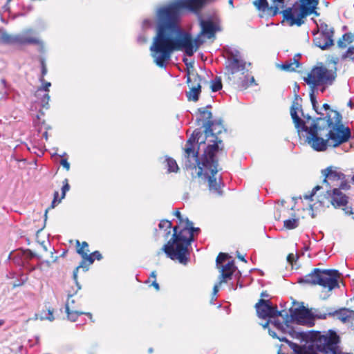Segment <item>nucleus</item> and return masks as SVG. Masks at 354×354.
Segmentation results:
<instances>
[{"instance_id": "50", "label": "nucleus", "mask_w": 354, "mask_h": 354, "mask_svg": "<svg viewBox=\"0 0 354 354\" xmlns=\"http://www.w3.org/2000/svg\"><path fill=\"white\" fill-rule=\"evenodd\" d=\"M60 164L67 171H68L70 169V163L68 162V160L66 159H62L60 161Z\"/></svg>"}, {"instance_id": "29", "label": "nucleus", "mask_w": 354, "mask_h": 354, "mask_svg": "<svg viewBox=\"0 0 354 354\" xmlns=\"http://www.w3.org/2000/svg\"><path fill=\"white\" fill-rule=\"evenodd\" d=\"M76 252L82 257V260H84L88 252H90L88 249V243L86 241H83L80 243L79 240H77L76 242Z\"/></svg>"}, {"instance_id": "37", "label": "nucleus", "mask_w": 354, "mask_h": 354, "mask_svg": "<svg viewBox=\"0 0 354 354\" xmlns=\"http://www.w3.org/2000/svg\"><path fill=\"white\" fill-rule=\"evenodd\" d=\"M222 88L221 77L216 76L214 80L211 82V89L213 92H216Z\"/></svg>"}, {"instance_id": "45", "label": "nucleus", "mask_w": 354, "mask_h": 354, "mask_svg": "<svg viewBox=\"0 0 354 354\" xmlns=\"http://www.w3.org/2000/svg\"><path fill=\"white\" fill-rule=\"evenodd\" d=\"M228 254L226 253L220 252L216 259V266L217 267H220L219 265L223 263L227 258Z\"/></svg>"}, {"instance_id": "10", "label": "nucleus", "mask_w": 354, "mask_h": 354, "mask_svg": "<svg viewBox=\"0 0 354 354\" xmlns=\"http://www.w3.org/2000/svg\"><path fill=\"white\" fill-rule=\"evenodd\" d=\"M311 340L315 343L317 350L326 353L332 354H353L351 353H342L337 344L340 342L339 336L336 332L329 330L328 333L322 334L319 331H315L311 334Z\"/></svg>"}, {"instance_id": "36", "label": "nucleus", "mask_w": 354, "mask_h": 354, "mask_svg": "<svg viewBox=\"0 0 354 354\" xmlns=\"http://www.w3.org/2000/svg\"><path fill=\"white\" fill-rule=\"evenodd\" d=\"M320 28H321V32L319 34L328 35V36L333 37V35H334L333 28L330 27L326 24H321Z\"/></svg>"}, {"instance_id": "28", "label": "nucleus", "mask_w": 354, "mask_h": 354, "mask_svg": "<svg viewBox=\"0 0 354 354\" xmlns=\"http://www.w3.org/2000/svg\"><path fill=\"white\" fill-rule=\"evenodd\" d=\"M354 42V34L349 32L344 33L337 41V45L339 48L344 49L348 45Z\"/></svg>"}, {"instance_id": "13", "label": "nucleus", "mask_w": 354, "mask_h": 354, "mask_svg": "<svg viewBox=\"0 0 354 354\" xmlns=\"http://www.w3.org/2000/svg\"><path fill=\"white\" fill-rule=\"evenodd\" d=\"M201 82L202 79L198 73L187 70V84L189 90L187 92L186 95L189 101L197 102L198 100L201 92Z\"/></svg>"}, {"instance_id": "12", "label": "nucleus", "mask_w": 354, "mask_h": 354, "mask_svg": "<svg viewBox=\"0 0 354 354\" xmlns=\"http://www.w3.org/2000/svg\"><path fill=\"white\" fill-rule=\"evenodd\" d=\"M254 308L259 318H275L283 316V311H279L277 306L272 305L270 299H260Z\"/></svg>"}, {"instance_id": "51", "label": "nucleus", "mask_w": 354, "mask_h": 354, "mask_svg": "<svg viewBox=\"0 0 354 354\" xmlns=\"http://www.w3.org/2000/svg\"><path fill=\"white\" fill-rule=\"evenodd\" d=\"M301 58V55L300 54H296L293 59H291L292 62H297V66L299 67L300 66V63H299V59Z\"/></svg>"}, {"instance_id": "61", "label": "nucleus", "mask_w": 354, "mask_h": 354, "mask_svg": "<svg viewBox=\"0 0 354 354\" xmlns=\"http://www.w3.org/2000/svg\"><path fill=\"white\" fill-rule=\"evenodd\" d=\"M348 106H349L351 108H353V102H351V100H350V101L348 102Z\"/></svg>"}, {"instance_id": "32", "label": "nucleus", "mask_w": 354, "mask_h": 354, "mask_svg": "<svg viewBox=\"0 0 354 354\" xmlns=\"http://www.w3.org/2000/svg\"><path fill=\"white\" fill-rule=\"evenodd\" d=\"M54 309L52 308H48L45 310H42L39 314V319L41 320L48 319L50 322L55 319L54 316Z\"/></svg>"}, {"instance_id": "14", "label": "nucleus", "mask_w": 354, "mask_h": 354, "mask_svg": "<svg viewBox=\"0 0 354 354\" xmlns=\"http://www.w3.org/2000/svg\"><path fill=\"white\" fill-rule=\"evenodd\" d=\"M269 333L273 337H277L281 342H286L288 344V346L292 349L294 353L293 354H317L313 351V347L317 348L315 346L314 342H313V345L311 346H299L296 343H294L290 340H288L286 337H277L275 332L269 330Z\"/></svg>"}, {"instance_id": "15", "label": "nucleus", "mask_w": 354, "mask_h": 354, "mask_svg": "<svg viewBox=\"0 0 354 354\" xmlns=\"http://www.w3.org/2000/svg\"><path fill=\"white\" fill-rule=\"evenodd\" d=\"M290 313V321L296 322L299 324H304L311 319L310 310L304 306L291 308Z\"/></svg>"}, {"instance_id": "17", "label": "nucleus", "mask_w": 354, "mask_h": 354, "mask_svg": "<svg viewBox=\"0 0 354 354\" xmlns=\"http://www.w3.org/2000/svg\"><path fill=\"white\" fill-rule=\"evenodd\" d=\"M211 109L212 106L207 105L205 107L199 108L198 109L199 117L197 118V120L202 122V125L205 128L204 132L209 131L213 124L214 120H212Z\"/></svg>"}, {"instance_id": "47", "label": "nucleus", "mask_w": 354, "mask_h": 354, "mask_svg": "<svg viewBox=\"0 0 354 354\" xmlns=\"http://www.w3.org/2000/svg\"><path fill=\"white\" fill-rule=\"evenodd\" d=\"M174 216H176L178 218V224L177 225H180L182 223H187L189 221V219L187 218H183L180 212L176 209L174 213Z\"/></svg>"}, {"instance_id": "43", "label": "nucleus", "mask_w": 354, "mask_h": 354, "mask_svg": "<svg viewBox=\"0 0 354 354\" xmlns=\"http://www.w3.org/2000/svg\"><path fill=\"white\" fill-rule=\"evenodd\" d=\"M40 64H41V75L39 78V81L41 82H44V76L47 74V67L45 62V60L44 59H40Z\"/></svg>"}, {"instance_id": "44", "label": "nucleus", "mask_w": 354, "mask_h": 354, "mask_svg": "<svg viewBox=\"0 0 354 354\" xmlns=\"http://www.w3.org/2000/svg\"><path fill=\"white\" fill-rule=\"evenodd\" d=\"M314 92H315V89L311 88V92L310 93V101H311L313 107L315 110V111L317 113V114L324 115L323 113L318 112V111L317 109V102L316 100V97L315 96Z\"/></svg>"}, {"instance_id": "64", "label": "nucleus", "mask_w": 354, "mask_h": 354, "mask_svg": "<svg viewBox=\"0 0 354 354\" xmlns=\"http://www.w3.org/2000/svg\"><path fill=\"white\" fill-rule=\"evenodd\" d=\"M144 23H145V24H147H147H150V20H145V21H144Z\"/></svg>"}, {"instance_id": "3", "label": "nucleus", "mask_w": 354, "mask_h": 354, "mask_svg": "<svg viewBox=\"0 0 354 354\" xmlns=\"http://www.w3.org/2000/svg\"><path fill=\"white\" fill-rule=\"evenodd\" d=\"M223 131H226L221 121H213L212 127L204 132L206 138L211 136L214 139L210 140L212 143L208 144L204 150V153L198 162V177L203 176L208 182V187L210 191L221 195L223 191L222 177L218 174V160L220 157L225 158L227 151L224 149L223 140L218 138Z\"/></svg>"}, {"instance_id": "7", "label": "nucleus", "mask_w": 354, "mask_h": 354, "mask_svg": "<svg viewBox=\"0 0 354 354\" xmlns=\"http://www.w3.org/2000/svg\"><path fill=\"white\" fill-rule=\"evenodd\" d=\"M318 3L319 0H299L292 6H287L281 11L283 21H286L290 26L299 27L305 23L306 18L312 15Z\"/></svg>"}, {"instance_id": "25", "label": "nucleus", "mask_w": 354, "mask_h": 354, "mask_svg": "<svg viewBox=\"0 0 354 354\" xmlns=\"http://www.w3.org/2000/svg\"><path fill=\"white\" fill-rule=\"evenodd\" d=\"M66 313L67 314L68 319L71 322H75L81 315H86L91 319L92 318L91 313L80 311L75 307L71 306L69 301H67L66 304Z\"/></svg>"}, {"instance_id": "55", "label": "nucleus", "mask_w": 354, "mask_h": 354, "mask_svg": "<svg viewBox=\"0 0 354 354\" xmlns=\"http://www.w3.org/2000/svg\"><path fill=\"white\" fill-rule=\"evenodd\" d=\"M73 295L71 294H68V298L67 299V301H70V306H73V305L75 303V301L74 299H71V298L72 297Z\"/></svg>"}, {"instance_id": "22", "label": "nucleus", "mask_w": 354, "mask_h": 354, "mask_svg": "<svg viewBox=\"0 0 354 354\" xmlns=\"http://www.w3.org/2000/svg\"><path fill=\"white\" fill-rule=\"evenodd\" d=\"M283 311V316H279L274 319L273 322H271L272 324L280 332L285 333L286 330L288 328V323L290 319L287 312Z\"/></svg>"}, {"instance_id": "58", "label": "nucleus", "mask_w": 354, "mask_h": 354, "mask_svg": "<svg viewBox=\"0 0 354 354\" xmlns=\"http://www.w3.org/2000/svg\"><path fill=\"white\" fill-rule=\"evenodd\" d=\"M237 257L242 261L246 263V260L245 259L244 257L243 256H241V255H238Z\"/></svg>"}, {"instance_id": "11", "label": "nucleus", "mask_w": 354, "mask_h": 354, "mask_svg": "<svg viewBox=\"0 0 354 354\" xmlns=\"http://www.w3.org/2000/svg\"><path fill=\"white\" fill-rule=\"evenodd\" d=\"M253 6L261 18H269L281 14V11L290 5V0H254Z\"/></svg>"}, {"instance_id": "57", "label": "nucleus", "mask_w": 354, "mask_h": 354, "mask_svg": "<svg viewBox=\"0 0 354 354\" xmlns=\"http://www.w3.org/2000/svg\"><path fill=\"white\" fill-rule=\"evenodd\" d=\"M218 291V286L215 285L213 288V292L214 294H216V293H217Z\"/></svg>"}, {"instance_id": "34", "label": "nucleus", "mask_w": 354, "mask_h": 354, "mask_svg": "<svg viewBox=\"0 0 354 354\" xmlns=\"http://www.w3.org/2000/svg\"><path fill=\"white\" fill-rule=\"evenodd\" d=\"M335 308H326L325 311H318L316 317L319 319H326L328 317H335Z\"/></svg>"}, {"instance_id": "4", "label": "nucleus", "mask_w": 354, "mask_h": 354, "mask_svg": "<svg viewBox=\"0 0 354 354\" xmlns=\"http://www.w3.org/2000/svg\"><path fill=\"white\" fill-rule=\"evenodd\" d=\"M199 25L201 31L197 36L194 38L190 34L192 41L189 46H180L176 44V41L178 39L176 35L178 33H176L151 49V55L155 64L160 68H165L174 51H184L187 56H192L204 42L201 38L202 36H205L207 39L214 38L216 32L221 30L218 23L210 19H203L201 16L199 17Z\"/></svg>"}, {"instance_id": "62", "label": "nucleus", "mask_w": 354, "mask_h": 354, "mask_svg": "<svg viewBox=\"0 0 354 354\" xmlns=\"http://www.w3.org/2000/svg\"><path fill=\"white\" fill-rule=\"evenodd\" d=\"M270 322V321L266 322V324L263 325V327L264 328L268 327V326L269 325Z\"/></svg>"}, {"instance_id": "5", "label": "nucleus", "mask_w": 354, "mask_h": 354, "mask_svg": "<svg viewBox=\"0 0 354 354\" xmlns=\"http://www.w3.org/2000/svg\"><path fill=\"white\" fill-rule=\"evenodd\" d=\"M225 83L239 91H244L255 85L254 76L246 68V62L239 50L236 48H225Z\"/></svg>"}, {"instance_id": "42", "label": "nucleus", "mask_w": 354, "mask_h": 354, "mask_svg": "<svg viewBox=\"0 0 354 354\" xmlns=\"http://www.w3.org/2000/svg\"><path fill=\"white\" fill-rule=\"evenodd\" d=\"M43 84L41 87H39L37 91H36V96L37 97H39L41 95V93H43V92H46V93H48L49 92V87L51 86V84L50 82H41Z\"/></svg>"}, {"instance_id": "33", "label": "nucleus", "mask_w": 354, "mask_h": 354, "mask_svg": "<svg viewBox=\"0 0 354 354\" xmlns=\"http://www.w3.org/2000/svg\"><path fill=\"white\" fill-rule=\"evenodd\" d=\"M279 68L286 72H293L295 71L297 68V62H292V60L286 61L280 65Z\"/></svg>"}, {"instance_id": "40", "label": "nucleus", "mask_w": 354, "mask_h": 354, "mask_svg": "<svg viewBox=\"0 0 354 354\" xmlns=\"http://www.w3.org/2000/svg\"><path fill=\"white\" fill-rule=\"evenodd\" d=\"M1 39L5 44L15 45V35L3 32L1 35Z\"/></svg>"}, {"instance_id": "16", "label": "nucleus", "mask_w": 354, "mask_h": 354, "mask_svg": "<svg viewBox=\"0 0 354 354\" xmlns=\"http://www.w3.org/2000/svg\"><path fill=\"white\" fill-rule=\"evenodd\" d=\"M327 194L330 196V203L335 208L346 206L348 202V197L339 189L334 188L328 191Z\"/></svg>"}, {"instance_id": "63", "label": "nucleus", "mask_w": 354, "mask_h": 354, "mask_svg": "<svg viewBox=\"0 0 354 354\" xmlns=\"http://www.w3.org/2000/svg\"><path fill=\"white\" fill-rule=\"evenodd\" d=\"M4 324V321L0 319V326H2Z\"/></svg>"}, {"instance_id": "39", "label": "nucleus", "mask_w": 354, "mask_h": 354, "mask_svg": "<svg viewBox=\"0 0 354 354\" xmlns=\"http://www.w3.org/2000/svg\"><path fill=\"white\" fill-rule=\"evenodd\" d=\"M342 59H349L354 62V46H350L347 50L342 55Z\"/></svg>"}, {"instance_id": "9", "label": "nucleus", "mask_w": 354, "mask_h": 354, "mask_svg": "<svg viewBox=\"0 0 354 354\" xmlns=\"http://www.w3.org/2000/svg\"><path fill=\"white\" fill-rule=\"evenodd\" d=\"M337 77V68H328L323 64L313 66L304 77L306 83L310 88L315 89L318 86H323L322 92L325 91V87L332 85Z\"/></svg>"}, {"instance_id": "30", "label": "nucleus", "mask_w": 354, "mask_h": 354, "mask_svg": "<svg viewBox=\"0 0 354 354\" xmlns=\"http://www.w3.org/2000/svg\"><path fill=\"white\" fill-rule=\"evenodd\" d=\"M164 162L165 163V168L168 173H177L179 171L178 165L173 158L165 156Z\"/></svg>"}, {"instance_id": "27", "label": "nucleus", "mask_w": 354, "mask_h": 354, "mask_svg": "<svg viewBox=\"0 0 354 354\" xmlns=\"http://www.w3.org/2000/svg\"><path fill=\"white\" fill-rule=\"evenodd\" d=\"M323 175L325 176L323 182L327 183V178L331 180H343L345 175L336 170L333 169L332 167H327L325 170L322 171Z\"/></svg>"}, {"instance_id": "24", "label": "nucleus", "mask_w": 354, "mask_h": 354, "mask_svg": "<svg viewBox=\"0 0 354 354\" xmlns=\"http://www.w3.org/2000/svg\"><path fill=\"white\" fill-rule=\"evenodd\" d=\"M335 316L342 323L352 322L354 321V309L351 310L347 308H341L335 309Z\"/></svg>"}, {"instance_id": "6", "label": "nucleus", "mask_w": 354, "mask_h": 354, "mask_svg": "<svg viewBox=\"0 0 354 354\" xmlns=\"http://www.w3.org/2000/svg\"><path fill=\"white\" fill-rule=\"evenodd\" d=\"M200 228L194 227L189 220L173 227L171 238L162 247V250L171 260L178 261L183 265L189 261V247L194 241V232L198 233Z\"/></svg>"}, {"instance_id": "35", "label": "nucleus", "mask_w": 354, "mask_h": 354, "mask_svg": "<svg viewBox=\"0 0 354 354\" xmlns=\"http://www.w3.org/2000/svg\"><path fill=\"white\" fill-rule=\"evenodd\" d=\"M158 227L160 229H164L166 232V238L171 232V228L172 227L171 222L169 220L163 219L161 220L160 223L158 224Z\"/></svg>"}, {"instance_id": "1", "label": "nucleus", "mask_w": 354, "mask_h": 354, "mask_svg": "<svg viewBox=\"0 0 354 354\" xmlns=\"http://www.w3.org/2000/svg\"><path fill=\"white\" fill-rule=\"evenodd\" d=\"M322 108L327 111L326 116L321 115L308 127L297 114L298 103L293 102L290 107V115L298 133L306 132V142L317 151H326L328 147H337L351 138V129L342 123V115L327 103Z\"/></svg>"}, {"instance_id": "48", "label": "nucleus", "mask_w": 354, "mask_h": 354, "mask_svg": "<svg viewBox=\"0 0 354 354\" xmlns=\"http://www.w3.org/2000/svg\"><path fill=\"white\" fill-rule=\"evenodd\" d=\"M298 257H296V255H295L294 254L292 253H290L289 254L288 256H287V261L290 263V264H293L294 262L296 261Z\"/></svg>"}, {"instance_id": "21", "label": "nucleus", "mask_w": 354, "mask_h": 354, "mask_svg": "<svg viewBox=\"0 0 354 354\" xmlns=\"http://www.w3.org/2000/svg\"><path fill=\"white\" fill-rule=\"evenodd\" d=\"M221 270V276L219 283H225L227 280L231 279L233 273L235 271V266L234 261H229L227 264L218 267Z\"/></svg>"}, {"instance_id": "26", "label": "nucleus", "mask_w": 354, "mask_h": 354, "mask_svg": "<svg viewBox=\"0 0 354 354\" xmlns=\"http://www.w3.org/2000/svg\"><path fill=\"white\" fill-rule=\"evenodd\" d=\"M70 189V185L68 184V180L67 178L64 179V180L63 181V187L62 188V196L60 198H58V196H59V193L57 191H55L54 192V194H53V200L51 203V205L46 210V212H45V215H46L47 212H48V210L49 209H53L54 208L57 204L59 203L62 201V199H63L64 197H65V195H66V193Z\"/></svg>"}, {"instance_id": "46", "label": "nucleus", "mask_w": 354, "mask_h": 354, "mask_svg": "<svg viewBox=\"0 0 354 354\" xmlns=\"http://www.w3.org/2000/svg\"><path fill=\"white\" fill-rule=\"evenodd\" d=\"M322 189V187L319 185H316L310 192L309 194H306L304 196V198L308 200H312V198L315 196L316 192Z\"/></svg>"}, {"instance_id": "53", "label": "nucleus", "mask_w": 354, "mask_h": 354, "mask_svg": "<svg viewBox=\"0 0 354 354\" xmlns=\"http://www.w3.org/2000/svg\"><path fill=\"white\" fill-rule=\"evenodd\" d=\"M152 278L153 279V280H156V271H153L151 274H150V278L148 279V281H147V283H148L150 280V279Z\"/></svg>"}, {"instance_id": "23", "label": "nucleus", "mask_w": 354, "mask_h": 354, "mask_svg": "<svg viewBox=\"0 0 354 354\" xmlns=\"http://www.w3.org/2000/svg\"><path fill=\"white\" fill-rule=\"evenodd\" d=\"M313 42L316 46L322 50H326L334 44L333 37L322 34L315 37Z\"/></svg>"}, {"instance_id": "60", "label": "nucleus", "mask_w": 354, "mask_h": 354, "mask_svg": "<svg viewBox=\"0 0 354 354\" xmlns=\"http://www.w3.org/2000/svg\"><path fill=\"white\" fill-rule=\"evenodd\" d=\"M316 9L317 8H314V12H312V14L315 15V16H319V13L317 12Z\"/></svg>"}, {"instance_id": "52", "label": "nucleus", "mask_w": 354, "mask_h": 354, "mask_svg": "<svg viewBox=\"0 0 354 354\" xmlns=\"http://www.w3.org/2000/svg\"><path fill=\"white\" fill-rule=\"evenodd\" d=\"M151 286L157 290L158 291L160 290V286L156 280H153Z\"/></svg>"}, {"instance_id": "2", "label": "nucleus", "mask_w": 354, "mask_h": 354, "mask_svg": "<svg viewBox=\"0 0 354 354\" xmlns=\"http://www.w3.org/2000/svg\"><path fill=\"white\" fill-rule=\"evenodd\" d=\"M207 1V0H174L160 7L156 11V33L150 50L176 33H178L176 35V44L189 46L192 41L190 33L182 29L179 25L181 15L184 11L199 14Z\"/></svg>"}, {"instance_id": "18", "label": "nucleus", "mask_w": 354, "mask_h": 354, "mask_svg": "<svg viewBox=\"0 0 354 354\" xmlns=\"http://www.w3.org/2000/svg\"><path fill=\"white\" fill-rule=\"evenodd\" d=\"M102 259V255L97 250L91 254H88L84 260H82L80 265L73 271V279L75 282H77V272L80 268H83L84 271H87L89 266L94 262L95 259L100 261Z\"/></svg>"}, {"instance_id": "59", "label": "nucleus", "mask_w": 354, "mask_h": 354, "mask_svg": "<svg viewBox=\"0 0 354 354\" xmlns=\"http://www.w3.org/2000/svg\"><path fill=\"white\" fill-rule=\"evenodd\" d=\"M30 258L34 257L35 255L30 250L28 251Z\"/></svg>"}, {"instance_id": "54", "label": "nucleus", "mask_w": 354, "mask_h": 354, "mask_svg": "<svg viewBox=\"0 0 354 354\" xmlns=\"http://www.w3.org/2000/svg\"><path fill=\"white\" fill-rule=\"evenodd\" d=\"M269 297H270V295L266 291H263L261 293V299L268 298Z\"/></svg>"}, {"instance_id": "31", "label": "nucleus", "mask_w": 354, "mask_h": 354, "mask_svg": "<svg viewBox=\"0 0 354 354\" xmlns=\"http://www.w3.org/2000/svg\"><path fill=\"white\" fill-rule=\"evenodd\" d=\"M325 207H326L325 205L321 201H317V202L314 203L313 205H310V210L311 212L312 218H315L321 212L324 211Z\"/></svg>"}, {"instance_id": "8", "label": "nucleus", "mask_w": 354, "mask_h": 354, "mask_svg": "<svg viewBox=\"0 0 354 354\" xmlns=\"http://www.w3.org/2000/svg\"><path fill=\"white\" fill-rule=\"evenodd\" d=\"M340 274L334 269L321 270L314 268L310 273L300 279L299 282H304L310 285H319L328 291L339 288L338 280Z\"/></svg>"}, {"instance_id": "19", "label": "nucleus", "mask_w": 354, "mask_h": 354, "mask_svg": "<svg viewBox=\"0 0 354 354\" xmlns=\"http://www.w3.org/2000/svg\"><path fill=\"white\" fill-rule=\"evenodd\" d=\"M40 41L32 34L31 29L24 31L21 34L15 35V45L39 44Z\"/></svg>"}, {"instance_id": "41", "label": "nucleus", "mask_w": 354, "mask_h": 354, "mask_svg": "<svg viewBox=\"0 0 354 354\" xmlns=\"http://www.w3.org/2000/svg\"><path fill=\"white\" fill-rule=\"evenodd\" d=\"M44 93L41 95L37 97L40 100L41 105L43 108L48 109L49 107V100H50V96L48 93L43 92Z\"/></svg>"}, {"instance_id": "20", "label": "nucleus", "mask_w": 354, "mask_h": 354, "mask_svg": "<svg viewBox=\"0 0 354 354\" xmlns=\"http://www.w3.org/2000/svg\"><path fill=\"white\" fill-rule=\"evenodd\" d=\"M201 137H202V133L200 131H194L192 137L190 138L186 144V147L185 148V151L186 153L187 158H189L191 156L193 157L198 158V152H195L194 149L192 147V143L194 142H196L199 144L205 142L203 140H200Z\"/></svg>"}, {"instance_id": "38", "label": "nucleus", "mask_w": 354, "mask_h": 354, "mask_svg": "<svg viewBox=\"0 0 354 354\" xmlns=\"http://www.w3.org/2000/svg\"><path fill=\"white\" fill-rule=\"evenodd\" d=\"M298 218L287 219L283 222V226L288 230H293L298 227Z\"/></svg>"}, {"instance_id": "56", "label": "nucleus", "mask_w": 354, "mask_h": 354, "mask_svg": "<svg viewBox=\"0 0 354 354\" xmlns=\"http://www.w3.org/2000/svg\"><path fill=\"white\" fill-rule=\"evenodd\" d=\"M24 283V281L23 282H15L12 284V288H17V287H19V286H22L23 284Z\"/></svg>"}, {"instance_id": "49", "label": "nucleus", "mask_w": 354, "mask_h": 354, "mask_svg": "<svg viewBox=\"0 0 354 354\" xmlns=\"http://www.w3.org/2000/svg\"><path fill=\"white\" fill-rule=\"evenodd\" d=\"M338 189H339V190H341V189L348 190L350 189V185L348 182L342 181Z\"/></svg>"}]
</instances>
